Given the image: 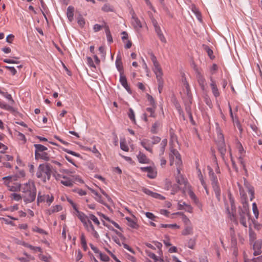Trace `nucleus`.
<instances>
[{
    "instance_id": "49",
    "label": "nucleus",
    "mask_w": 262,
    "mask_h": 262,
    "mask_svg": "<svg viewBox=\"0 0 262 262\" xmlns=\"http://www.w3.org/2000/svg\"><path fill=\"white\" fill-rule=\"evenodd\" d=\"M175 106H176V107L177 111H178L179 113L180 114V115H182V116L183 118V119L185 120L184 113H183V111L181 107L180 103H179L178 102L176 103Z\"/></svg>"
},
{
    "instance_id": "40",
    "label": "nucleus",
    "mask_w": 262,
    "mask_h": 262,
    "mask_svg": "<svg viewBox=\"0 0 262 262\" xmlns=\"http://www.w3.org/2000/svg\"><path fill=\"white\" fill-rule=\"evenodd\" d=\"M157 81L158 83V90L159 93H161L163 86H164V81L162 78H157Z\"/></svg>"
},
{
    "instance_id": "28",
    "label": "nucleus",
    "mask_w": 262,
    "mask_h": 262,
    "mask_svg": "<svg viewBox=\"0 0 262 262\" xmlns=\"http://www.w3.org/2000/svg\"><path fill=\"white\" fill-rule=\"evenodd\" d=\"M62 178L65 179V180H61L60 183L66 186L71 187L73 185V182L69 178H68L66 176H63Z\"/></svg>"
},
{
    "instance_id": "60",
    "label": "nucleus",
    "mask_w": 262,
    "mask_h": 262,
    "mask_svg": "<svg viewBox=\"0 0 262 262\" xmlns=\"http://www.w3.org/2000/svg\"><path fill=\"white\" fill-rule=\"evenodd\" d=\"M120 148L122 150L125 151H128L129 150L128 146L124 142H120Z\"/></svg>"
},
{
    "instance_id": "18",
    "label": "nucleus",
    "mask_w": 262,
    "mask_h": 262,
    "mask_svg": "<svg viewBox=\"0 0 262 262\" xmlns=\"http://www.w3.org/2000/svg\"><path fill=\"white\" fill-rule=\"evenodd\" d=\"M141 145L147 151L152 152V145L150 141L147 139H143L141 142Z\"/></svg>"
},
{
    "instance_id": "8",
    "label": "nucleus",
    "mask_w": 262,
    "mask_h": 262,
    "mask_svg": "<svg viewBox=\"0 0 262 262\" xmlns=\"http://www.w3.org/2000/svg\"><path fill=\"white\" fill-rule=\"evenodd\" d=\"M240 223L245 227H247L246 217H249V211L242 210V207H238Z\"/></svg>"
},
{
    "instance_id": "5",
    "label": "nucleus",
    "mask_w": 262,
    "mask_h": 262,
    "mask_svg": "<svg viewBox=\"0 0 262 262\" xmlns=\"http://www.w3.org/2000/svg\"><path fill=\"white\" fill-rule=\"evenodd\" d=\"M178 174L176 178V180L177 183V185L180 186L183 193H185L187 189H189L190 186L188 183V181L184 178V177L181 174L180 170L177 169Z\"/></svg>"
},
{
    "instance_id": "58",
    "label": "nucleus",
    "mask_w": 262,
    "mask_h": 262,
    "mask_svg": "<svg viewBox=\"0 0 262 262\" xmlns=\"http://www.w3.org/2000/svg\"><path fill=\"white\" fill-rule=\"evenodd\" d=\"M153 243L155 244V245L156 246L157 248L159 249V254L160 255L162 254V252L161 248L162 247V244L161 243L158 242L157 241H154Z\"/></svg>"
},
{
    "instance_id": "38",
    "label": "nucleus",
    "mask_w": 262,
    "mask_h": 262,
    "mask_svg": "<svg viewBox=\"0 0 262 262\" xmlns=\"http://www.w3.org/2000/svg\"><path fill=\"white\" fill-rule=\"evenodd\" d=\"M196 243V239L194 238H190L187 243V247L191 249H193Z\"/></svg>"
},
{
    "instance_id": "51",
    "label": "nucleus",
    "mask_w": 262,
    "mask_h": 262,
    "mask_svg": "<svg viewBox=\"0 0 262 262\" xmlns=\"http://www.w3.org/2000/svg\"><path fill=\"white\" fill-rule=\"evenodd\" d=\"M252 209L253 213L256 219L258 218V210L255 203H253L252 204Z\"/></svg>"
},
{
    "instance_id": "14",
    "label": "nucleus",
    "mask_w": 262,
    "mask_h": 262,
    "mask_svg": "<svg viewBox=\"0 0 262 262\" xmlns=\"http://www.w3.org/2000/svg\"><path fill=\"white\" fill-rule=\"evenodd\" d=\"M132 23L134 28L136 30H139L142 28V24L140 20L137 17L135 12H133L132 17Z\"/></svg>"
},
{
    "instance_id": "12",
    "label": "nucleus",
    "mask_w": 262,
    "mask_h": 262,
    "mask_svg": "<svg viewBox=\"0 0 262 262\" xmlns=\"http://www.w3.org/2000/svg\"><path fill=\"white\" fill-rule=\"evenodd\" d=\"M196 78L198 82L203 91L205 90V79L203 76L201 74L198 69L196 70Z\"/></svg>"
},
{
    "instance_id": "54",
    "label": "nucleus",
    "mask_w": 262,
    "mask_h": 262,
    "mask_svg": "<svg viewBox=\"0 0 262 262\" xmlns=\"http://www.w3.org/2000/svg\"><path fill=\"white\" fill-rule=\"evenodd\" d=\"M63 150L66 151V152L71 154L74 156L77 157H80L81 156L79 154L77 153L76 152H74L73 151L70 150L69 149H66V148H63Z\"/></svg>"
},
{
    "instance_id": "26",
    "label": "nucleus",
    "mask_w": 262,
    "mask_h": 262,
    "mask_svg": "<svg viewBox=\"0 0 262 262\" xmlns=\"http://www.w3.org/2000/svg\"><path fill=\"white\" fill-rule=\"evenodd\" d=\"M167 140L166 139H163L161 144H160V156L163 155L165 152V147L167 146Z\"/></svg>"
},
{
    "instance_id": "31",
    "label": "nucleus",
    "mask_w": 262,
    "mask_h": 262,
    "mask_svg": "<svg viewBox=\"0 0 262 262\" xmlns=\"http://www.w3.org/2000/svg\"><path fill=\"white\" fill-rule=\"evenodd\" d=\"M62 209V207L60 205H57L55 206H54L52 209L48 210V213L49 215H51L52 213H54L55 212H57L60 210H61Z\"/></svg>"
},
{
    "instance_id": "56",
    "label": "nucleus",
    "mask_w": 262,
    "mask_h": 262,
    "mask_svg": "<svg viewBox=\"0 0 262 262\" xmlns=\"http://www.w3.org/2000/svg\"><path fill=\"white\" fill-rule=\"evenodd\" d=\"M87 63L89 66V67L92 68H96V66L93 62L92 58L90 57H86Z\"/></svg>"
},
{
    "instance_id": "3",
    "label": "nucleus",
    "mask_w": 262,
    "mask_h": 262,
    "mask_svg": "<svg viewBox=\"0 0 262 262\" xmlns=\"http://www.w3.org/2000/svg\"><path fill=\"white\" fill-rule=\"evenodd\" d=\"M207 169L209 173V178L211 182L212 188L214 191L215 196L219 201L221 200V189L217 178L212 168L210 166H207Z\"/></svg>"
},
{
    "instance_id": "35",
    "label": "nucleus",
    "mask_w": 262,
    "mask_h": 262,
    "mask_svg": "<svg viewBox=\"0 0 262 262\" xmlns=\"http://www.w3.org/2000/svg\"><path fill=\"white\" fill-rule=\"evenodd\" d=\"M176 214H181L183 215L182 221L184 223L185 226L191 225L189 219L183 213L178 212L176 213Z\"/></svg>"
},
{
    "instance_id": "23",
    "label": "nucleus",
    "mask_w": 262,
    "mask_h": 262,
    "mask_svg": "<svg viewBox=\"0 0 262 262\" xmlns=\"http://www.w3.org/2000/svg\"><path fill=\"white\" fill-rule=\"evenodd\" d=\"M74 8L70 6L68 7L67 15L68 19L71 21L73 19Z\"/></svg>"
},
{
    "instance_id": "36",
    "label": "nucleus",
    "mask_w": 262,
    "mask_h": 262,
    "mask_svg": "<svg viewBox=\"0 0 262 262\" xmlns=\"http://www.w3.org/2000/svg\"><path fill=\"white\" fill-rule=\"evenodd\" d=\"M21 189V184L19 183H16L14 184V186H10L8 187L9 190L11 191H20Z\"/></svg>"
},
{
    "instance_id": "27",
    "label": "nucleus",
    "mask_w": 262,
    "mask_h": 262,
    "mask_svg": "<svg viewBox=\"0 0 262 262\" xmlns=\"http://www.w3.org/2000/svg\"><path fill=\"white\" fill-rule=\"evenodd\" d=\"M204 50L207 53L208 56L211 59H213L215 56L213 55V51L207 46L205 45H203Z\"/></svg>"
},
{
    "instance_id": "1",
    "label": "nucleus",
    "mask_w": 262,
    "mask_h": 262,
    "mask_svg": "<svg viewBox=\"0 0 262 262\" xmlns=\"http://www.w3.org/2000/svg\"><path fill=\"white\" fill-rule=\"evenodd\" d=\"M22 197L26 204L33 202L36 198V188L33 182L29 181L21 187Z\"/></svg>"
},
{
    "instance_id": "61",
    "label": "nucleus",
    "mask_w": 262,
    "mask_h": 262,
    "mask_svg": "<svg viewBox=\"0 0 262 262\" xmlns=\"http://www.w3.org/2000/svg\"><path fill=\"white\" fill-rule=\"evenodd\" d=\"M145 215L146 216L148 219L152 221H156L155 219L156 218V216L152 213L147 212H146Z\"/></svg>"
},
{
    "instance_id": "57",
    "label": "nucleus",
    "mask_w": 262,
    "mask_h": 262,
    "mask_svg": "<svg viewBox=\"0 0 262 262\" xmlns=\"http://www.w3.org/2000/svg\"><path fill=\"white\" fill-rule=\"evenodd\" d=\"M151 139H152V142H151V145H154V144H158V143H159L161 141V138L159 137H158V136H153L152 138H151Z\"/></svg>"
},
{
    "instance_id": "15",
    "label": "nucleus",
    "mask_w": 262,
    "mask_h": 262,
    "mask_svg": "<svg viewBox=\"0 0 262 262\" xmlns=\"http://www.w3.org/2000/svg\"><path fill=\"white\" fill-rule=\"evenodd\" d=\"M115 64L116 68L119 72L120 75L124 74V69L122 64L121 56L120 54H118L117 56Z\"/></svg>"
},
{
    "instance_id": "34",
    "label": "nucleus",
    "mask_w": 262,
    "mask_h": 262,
    "mask_svg": "<svg viewBox=\"0 0 262 262\" xmlns=\"http://www.w3.org/2000/svg\"><path fill=\"white\" fill-rule=\"evenodd\" d=\"M184 84L186 89V93L187 95V99H192V96L191 93L190 88L188 83L187 81H186Z\"/></svg>"
},
{
    "instance_id": "20",
    "label": "nucleus",
    "mask_w": 262,
    "mask_h": 262,
    "mask_svg": "<svg viewBox=\"0 0 262 262\" xmlns=\"http://www.w3.org/2000/svg\"><path fill=\"white\" fill-rule=\"evenodd\" d=\"M154 67L153 71L155 74L156 75L157 78H162L163 73L162 69L159 63L154 65Z\"/></svg>"
},
{
    "instance_id": "21",
    "label": "nucleus",
    "mask_w": 262,
    "mask_h": 262,
    "mask_svg": "<svg viewBox=\"0 0 262 262\" xmlns=\"http://www.w3.org/2000/svg\"><path fill=\"white\" fill-rule=\"evenodd\" d=\"M77 216L78 219L80 220V221L83 223L84 227H86V222L89 220L88 219V216L83 212H80L78 214H77Z\"/></svg>"
},
{
    "instance_id": "37",
    "label": "nucleus",
    "mask_w": 262,
    "mask_h": 262,
    "mask_svg": "<svg viewBox=\"0 0 262 262\" xmlns=\"http://www.w3.org/2000/svg\"><path fill=\"white\" fill-rule=\"evenodd\" d=\"M128 116L133 123H136L135 113L133 110L132 108H130L129 109Z\"/></svg>"
},
{
    "instance_id": "13",
    "label": "nucleus",
    "mask_w": 262,
    "mask_h": 262,
    "mask_svg": "<svg viewBox=\"0 0 262 262\" xmlns=\"http://www.w3.org/2000/svg\"><path fill=\"white\" fill-rule=\"evenodd\" d=\"M119 81L121 84L122 86L129 93H132V90L130 89L127 83V81L126 76L124 74L120 75Z\"/></svg>"
},
{
    "instance_id": "22",
    "label": "nucleus",
    "mask_w": 262,
    "mask_h": 262,
    "mask_svg": "<svg viewBox=\"0 0 262 262\" xmlns=\"http://www.w3.org/2000/svg\"><path fill=\"white\" fill-rule=\"evenodd\" d=\"M138 161L141 163H148L149 159L147 158L146 156L141 152H140L137 156Z\"/></svg>"
},
{
    "instance_id": "44",
    "label": "nucleus",
    "mask_w": 262,
    "mask_h": 262,
    "mask_svg": "<svg viewBox=\"0 0 262 262\" xmlns=\"http://www.w3.org/2000/svg\"><path fill=\"white\" fill-rule=\"evenodd\" d=\"M156 107L151 106V107H147L146 108V110L147 112H149L150 113V117L155 118L156 117V114H155V110Z\"/></svg>"
},
{
    "instance_id": "33",
    "label": "nucleus",
    "mask_w": 262,
    "mask_h": 262,
    "mask_svg": "<svg viewBox=\"0 0 262 262\" xmlns=\"http://www.w3.org/2000/svg\"><path fill=\"white\" fill-rule=\"evenodd\" d=\"M161 123L159 121H156L152 125L150 132L152 134H157L158 132V128L160 126Z\"/></svg>"
},
{
    "instance_id": "16",
    "label": "nucleus",
    "mask_w": 262,
    "mask_h": 262,
    "mask_svg": "<svg viewBox=\"0 0 262 262\" xmlns=\"http://www.w3.org/2000/svg\"><path fill=\"white\" fill-rule=\"evenodd\" d=\"M210 80L211 81L210 86L211 88L212 94L215 97H218L220 96V94L217 88L216 82L215 80L213 79L212 77L211 76L210 77Z\"/></svg>"
},
{
    "instance_id": "10",
    "label": "nucleus",
    "mask_w": 262,
    "mask_h": 262,
    "mask_svg": "<svg viewBox=\"0 0 262 262\" xmlns=\"http://www.w3.org/2000/svg\"><path fill=\"white\" fill-rule=\"evenodd\" d=\"M142 171L147 172V177L150 179H154L157 176V172L151 166L141 167Z\"/></svg>"
},
{
    "instance_id": "46",
    "label": "nucleus",
    "mask_w": 262,
    "mask_h": 262,
    "mask_svg": "<svg viewBox=\"0 0 262 262\" xmlns=\"http://www.w3.org/2000/svg\"><path fill=\"white\" fill-rule=\"evenodd\" d=\"M244 185L247 189L248 192H253V190H254V187L251 186L246 179L244 180Z\"/></svg>"
},
{
    "instance_id": "11",
    "label": "nucleus",
    "mask_w": 262,
    "mask_h": 262,
    "mask_svg": "<svg viewBox=\"0 0 262 262\" xmlns=\"http://www.w3.org/2000/svg\"><path fill=\"white\" fill-rule=\"evenodd\" d=\"M239 191L240 194L241 195L242 203L243 204L242 210L249 211L248 204L247 201V195L244 193V191L241 190V188H239Z\"/></svg>"
},
{
    "instance_id": "6",
    "label": "nucleus",
    "mask_w": 262,
    "mask_h": 262,
    "mask_svg": "<svg viewBox=\"0 0 262 262\" xmlns=\"http://www.w3.org/2000/svg\"><path fill=\"white\" fill-rule=\"evenodd\" d=\"M229 200L231 205V211H230L228 207L226 208V211L227 213L229 214L230 220L237 223V220L236 218V206L234 203V200L232 194L230 193L228 194Z\"/></svg>"
},
{
    "instance_id": "9",
    "label": "nucleus",
    "mask_w": 262,
    "mask_h": 262,
    "mask_svg": "<svg viewBox=\"0 0 262 262\" xmlns=\"http://www.w3.org/2000/svg\"><path fill=\"white\" fill-rule=\"evenodd\" d=\"M262 241L261 240L256 241L253 245L254 250L253 255L254 256L259 255L261 253Z\"/></svg>"
},
{
    "instance_id": "2",
    "label": "nucleus",
    "mask_w": 262,
    "mask_h": 262,
    "mask_svg": "<svg viewBox=\"0 0 262 262\" xmlns=\"http://www.w3.org/2000/svg\"><path fill=\"white\" fill-rule=\"evenodd\" d=\"M52 166L49 163L40 164L37 168L36 177L41 179L43 183L49 181L52 174Z\"/></svg>"
},
{
    "instance_id": "19",
    "label": "nucleus",
    "mask_w": 262,
    "mask_h": 262,
    "mask_svg": "<svg viewBox=\"0 0 262 262\" xmlns=\"http://www.w3.org/2000/svg\"><path fill=\"white\" fill-rule=\"evenodd\" d=\"M0 107L4 110L8 111L12 113H15L17 112L15 108H14L13 107L10 105L6 104L4 102L0 101Z\"/></svg>"
},
{
    "instance_id": "48",
    "label": "nucleus",
    "mask_w": 262,
    "mask_h": 262,
    "mask_svg": "<svg viewBox=\"0 0 262 262\" xmlns=\"http://www.w3.org/2000/svg\"><path fill=\"white\" fill-rule=\"evenodd\" d=\"M147 98L148 101L150 102V104L151 105V106H153L155 107H157L154 98L151 95L147 94Z\"/></svg>"
},
{
    "instance_id": "53",
    "label": "nucleus",
    "mask_w": 262,
    "mask_h": 262,
    "mask_svg": "<svg viewBox=\"0 0 262 262\" xmlns=\"http://www.w3.org/2000/svg\"><path fill=\"white\" fill-rule=\"evenodd\" d=\"M146 253L147 255L151 258L154 259V260L158 261V257L156 255V254L151 252L148 251L147 250L146 251Z\"/></svg>"
},
{
    "instance_id": "52",
    "label": "nucleus",
    "mask_w": 262,
    "mask_h": 262,
    "mask_svg": "<svg viewBox=\"0 0 262 262\" xmlns=\"http://www.w3.org/2000/svg\"><path fill=\"white\" fill-rule=\"evenodd\" d=\"M181 189L180 186H179L177 184H174L172 186V190L171 193L172 194H174L176 192H177L179 190Z\"/></svg>"
},
{
    "instance_id": "50",
    "label": "nucleus",
    "mask_w": 262,
    "mask_h": 262,
    "mask_svg": "<svg viewBox=\"0 0 262 262\" xmlns=\"http://www.w3.org/2000/svg\"><path fill=\"white\" fill-rule=\"evenodd\" d=\"M89 218L90 220H92L94 222V223L97 225L99 226L100 225V222L98 219L94 214H90L89 215Z\"/></svg>"
},
{
    "instance_id": "32",
    "label": "nucleus",
    "mask_w": 262,
    "mask_h": 262,
    "mask_svg": "<svg viewBox=\"0 0 262 262\" xmlns=\"http://www.w3.org/2000/svg\"><path fill=\"white\" fill-rule=\"evenodd\" d=\"M0 94L3 95L10 102L11 105H13L15 103L14 100L13 99L11 95L7 92H4L0 90Z\"/></svg>"
},
{
    "instance_id": "39",
    "label": "nucleus",
    "mask_w": 262,
    "mask_h": 262,
    "mask_svg": "<svg viewBox=\"0 0 262 262\" xmlns=\"http://www.w3.org/2000/svg\"><path fill=\"white\" fill-rule=\"evenodd\" d=\"M90 227L91 228V231H92V234L96 238H98L99 237V234L95 230L94 226L93 225L92 222H89Z\"/></svg>"
},
{
    "instance_id": "24",
    "label": "nucleus",
    "mask_w": 262,
    "mask_h": 262,
    "mask_svg": "<svg viewBox=\"0 0 262 262\" xmlns=\"http://www.w3.org/2000/svg\"><path fill=\"white\" fill-rule=\"evenodd\" d=\"M193 234V228L191 225L185 226L184 229L182 232L183 235H192Z\"/></svg>"
},
{
    "instance_id": "62",
    "label": "nucleus",
    "mask_w": 262,
    "mask_h": 262,
    "mask_svg": "<svg viewBox=\"0 0 262 262\" xmlns=\"http://www.w3.org/2000/svg\"><path fill=\"white\" fill-rule=\"evenodd\" d=\"M77 23L78 24L82 27H83L85 24L84 19L81 16L78 17Z\"/></svg>"
},
{
    "instance_id": "30",
    "label": "nucleus",
    "mask_w": 262,
    "mask_h": 262,
    "mask_svg": "<svg viewBox=\"0 0 262 262\" xmlns=\"http://www.w3.org/2000/svg\"><path fill=\"white\" fill-rule=\"evenodd\" d=\"M126 220L128 222V225L133 229H137L139 227L137 222L129 217H126Z\"/></svg>"
},
{
    "instance_id": "55",
    "label": "nucleus",
    "mask_w": 262,
    "mask_h": 262,
    "mask_svg": "<svg viewBox=\"0 0 262 262\" xmlns=\"http://www.w3.org/2000/svg\"><path fill=\"white\" fill-rule=\"evenodd\" d=\"M11 179V176H7L3 178V180L4 181L5 185H6L8 187H10V185H9V184Z\"/></svg>"
},
{
    "instance_id": "43",
    "label": "nucleus",
    "mask_w": 262,
    "mask_h": 262,
    "mask_svg": "<svg viewBox=\"0 0 262 262\" xmlns=\"http://www.w3.org/2000/svg\"><path fill=\"white\" fill-rule=\"evenodd\" d=\"M249 232L250 241H251V242L254 241L256 239V234L252 230L251 227H249Z\"/></svg>"
},
{
    "instance_id": "64",
    "label": "nucleus",
    "mask_w": 262,
    "mask_h": 262,
    "mask_svg": "<svg viewBox=\"0 0 262 262\" xmlns=\"http://www.w3.org/2000/svg\"><path fill=\"white\" fill-rule=\"evenodd\" d=\"M237 149H238V150L239 152L240 153V154H241V155H242V154H243V153H245V150H244V148H243V146H242V144H241L240 142H239V143H238V144H237Z\"/></svg>"
},
{
    "instance_id": "59",
    "label": "nucleus",
    "mask_w": 262,
    "mask_h": 262,
    "mask_svg": "<svg viewBox=\"0 0 262 262\" xmlns=\"http://www.w3.org/2000/svg\"><path fill=\"white\" fill-rule=\"evenodd\" d=\"M142 191L145 194H146L148 195H150L151 196H154V193H155V192L151 191V190H150L149 189H148L146 188H144V187L142 188Z\"/></svg>"
},
{
    "instance_id": "63",
    "label": "nucleus",
    "mask_w": 262,
    "mask_h": 262,
    "mask_svg": "<svg viewBox=\"0 0 262 262\" xmlns=\"http://www.w3.org/2000/svg\"><path fill=\"white\" fill-rule=\"evenodd\" d=\"M12 195L13 196V199L15 200V201H18L23 198L22 195H21L19 194L14 193L12 194Z\"/></svg>"
},
{
    "instance_id": "25",
    "label": "nucleus",
    "mask_w": 262,
    "mask_h": 262,
    "mask_svg": "<svg viewBox=\"0 0 262 262\" xmlns=\"http://www.w3.org/2000/svg\"><path fill=\"white\" fill-rule=\"evenodd\" d=\"M192 99H187L184 101L185 105V111L188 114H192L191 104L192 103Z\"/></svg>"
},
{
    "instance_id": "41",
    "label": "nucleus",
    "mask_w": 262,
    "mask_h": 262,
    "mask_svg": "<svg viewBox=\"0 0 262 262\" xmlns=\"http://www.w3.org/2000/svg\"><path fill=\"white\" fill-rule=\"evenodd\" d=\"M160 227L161 228H177L179 229L180 226L177 225L176 224H161Z\"/></svg>"
},
{
    "instance_id": "17",
    "label": "nucleus",
    "mask_w": 262,
    "mask_h": 262,
    "mask_svg": "<svg viewBox=\"0 0 262 262\" xmlns=\"http://www.w3.org/2000/svg\"><path fill=\"white\" fill-rule=\"evenodd\" d=\"M175 156L177 161V164H180L182 163L181 157L179 151L173 148L170 149V152L169 154V157L171 158V157Z\"/></svg>"
},
{
    "instance_id": "7",
    "label": "nucleus",
    "mask_w": 262,
    "mask_h": 262,
    "mask_svg": "<svg viewBox=\"0 0 262 262\" xmlns=\"http://www.w3.org/2000/svg\"><path fill=\"white\" fill-rule=\"evenodd\" d=\"M217 148L222 157L224 158L226 152V148L223 134L218 132V141L217 142Z\"/></svg>"
},
{
    "instance_id": "4",
    "label": "nucleus",
    "mask_w": 262,
    "mask_h": 262,
    "mask_svg": "<svg viewBox=\"0 0 262 262\" xmlns=\"http://www.w3.org/2000/svg\"><path fill=\"white\" fill-rule=\"evenodd\" d=\"M34 146L35 150V159L36 160L39 159L43 160L45 161H49L50 159V156L48 152L46 151L48 148L43 145L40 144H35Z\"/></svg>"
},
{
    "instance_id": "42",
    "label": "nucleus",
    "mask_w": 262,
    "mask_h": 262,
    "mask_svg": "<svg viewBox=\"0 0 262 262\" xmlns=\"http://www.w3.org/2000/svg\"><path fill=\"white\" fill-rule=\"evenodd\" d=\"M102 10L105 12H113L114 11L113 7L109 4H105L102 8Z\"/></svg>"
},
{
    "instance_id": "45",
    "label": "nucleus",
    "mask_w": 262,
    "mask_h": 262,
    "mask_svg": "<svg viewBox=\"0 0 262 262\" xmlns=\"http://www.w3.org/2000/svg\"><path fill=\"white\" fill-rule=\"evenodd\" d=\"M99 254L101 260L106 262L110 260V257L106 254H103L101 252H100Z\"/></svg>"
},
{
    "instance_id": "29",
    "label": "nucleus",
    "mask_w": 262,
    "mask_h": 262,
    "mask_svg": "<svg viewBox=\"0 0 262 262\" xmlns=\"http://www.w3.org/2000/svg\"><path fill=\"white\" fill-rule=\"evenodd\" d=\"M104 28H105V33H106L107 41L110 43H112L113 41V37L112 36V35H111V31L110 30L109 27H108V26L105 25L104 26Z\"/></svg>"
},
{
    "instance_id": "47",
    "label": "nucleus",
    "mask_w": 262,
    "mask_h": 262,
    "mask_svg": "<svg viewBox=\"0 0 262 262\" xmlns=\"http://www.w3.org/2000/svg\"><path fill=\"white\" fill-rule=\"evenodd\" d=\"M32 231L34 232H36L40 234H48V233L46 231H45L44 230H43L41 228H38L37 226H35L33 228H32Z\"/></svg>"
}]
</instances>
